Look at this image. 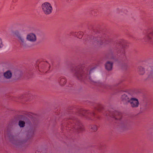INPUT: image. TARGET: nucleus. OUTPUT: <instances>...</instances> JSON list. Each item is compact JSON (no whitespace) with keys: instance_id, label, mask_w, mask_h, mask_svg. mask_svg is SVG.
<instances>
[{"instance_id":"obj_15","label":"nucleus","mask_w":153,"mask_h":153,"mask_svg":"<svg viewBox=\"0 0 153 153\" xmlns=\"http://www.w3.org/2000/svg\"><path fill=\"white\" fill-rule=\"evenodd\" d=\"M147 70L150 72L149 74H148V78L149 79L153 78V66L149 67Z\"/></svg>"},{"instance_id":"obj_11","label":"nucleus","mask_w":153,"mask_h":153,"mask_svg":"<svg viewBox=\"0 0 153 153\" xmlns=\"http://www.w3.org/2000/svg\"><path fill=\"white\" fill-rule=\"evenodd\" d=\"M128 102H130L131 107L132 108L137 107L139 105V102L136 98H132L128 100Z\"/></svg>"},{"instance_id":"obj_10","label":"nucleus","mask_w":153,"mask_h":153,"mask_svg":"<svg viewBox=\"0 0 153 153\" xmlns=\"http://www.w3.org/2000/svg\"><path fill=\"white\" fill-rule=\"evenodd\" d=\"M50 67V64L48 62L42 63L40 67L41 71L43 73H47Z\"/></svg>"},{"instance_id":"obj_14","label":"nucleus","mask_w":153,"mask_h":153,"mask_svg":"<svg viewBox=\"0 0 153 153\" xmlns=\"http://www.w3.org/2000/svg\"><path fill=\"white\" fill-rule=\"evenodd\" d=\"M113 63L109 62H107L105 64V68L108 71L111 70L112 68Z\"/></svg>"},{"instance_id":"obj_16","label":"nucleus","mask_w":153,"mask_h":153,"mask_svg":"<svg viewBox=\"0 0 153 153\" xmlns=\"http://www.w3.org/2000/svg\"><path fill=\"white\" fill-rule=\"evenodd\" d=\"M73 35L74 36L77 37L79 39L82 38L83 35V33L82 32H79L77 33H72Z\"/></svg>"},{"instance_id":"obj_2","label":"nucleus","mask_w":153,"mask_h":153,"mask_svg":"<svg viewBox=\"0 0 153 153\" xmlns=\"http://www.w3.org/2000/svg\"><path fill=\"white\" fill-rule=\"evenodd\" d=\"M82 67H78L76 69L74 72L75 75L79 79L81 80H84V79H85L88 78L90 79L91 77L88 76L87 73H83L82 71Z\"/></svg>"},{"instance_id":"obj_12","label":"nucleus","mask_w":153,"mask_h":153,"mask_svg":"<svg viewBox=\"0 0 153 153\" xmlns=\"http://www.w3.org/2000/svg\"><path fill=\"white\" fill-rule=\"evenodd\" d=\"M26 39L30 42H34L36 41V38L35 34L30 33L27 35Z\"/></svg>"},{"instance_id":"obj_22","label":"nucleus","mask_w":153,"mask_h":153,"mask_svg":"<svg viewBox=\"0 0 153 153\" xmlns=\"http://www.w3.org/2000/svg\"><path fill=\"white\" fill-rule=\"evenodd\" d=\"M91 129L92 131H95L97 130V127L95 125H93L91 127Z\"/></svg>"},{"instance_id":"obj_18","label":"nucleus","mask_w":153,"mask_h":153,"mask_svg":"<svg viewBox=\"0 0 153 153\" xmlns=\"http://www.w3.org/2000/svg\"><path fill=\"white\" fill-rule=\"evenodd\" d=\"M121 98L123 101L126 102H128V100H130L127 95L125 94H124L122 96Z\"/></svg>"},{"instance_id":"obj_24","label":"nucleus","mask_w":153,"mask_h":153,"mask_svg":"<svg viewBox=\"0 0 153 153\" xmlns=\"http://www.w3.org/2000/svg\"><path fill=\"white\" fill-rule=\"evenodd\" d=\"M101 107V106H99V107L97 109L98 110V111H101V110H100V107Z\"/></svg>"},{"instance_id":"obj_13","label":"nucleus","mask_w":153,"mask_h":153,"mask_svg":"<svg viewBox=\"0 0 153 153\" xmlns=\"http://www.w3.org/2000/svg\"><path fill=\"white\" fill-rule=\"evenodd\" d=\"M4 78L6 79H10L12 77V73L10 70H7L3 74Z\"/></svg>"},{"instance_id":"obj_3","label":"nucleus","mask_w":153,"mask_h":153,"mask_svg":"<svg viewBox=\"0 0 153 153\" xmlns=\"http://www.w3.org/2000/svg\"><path fill=\"white\" fill-rule=\"evenodd\" d=\"M41 7L43 13L46 15L50 14L53 11V7L49 2H46L42 3Z\"/></svg>"},{"instance_id":"obj_19","label":"nucleus","mask_w":153,"mask_h":153,"mask_svg":"<svg viewBox=\"0 0 153 153\" xmlns=\"http://www.w3.org/2000/svg\"><path fill=\"white\" fill-rule=\"evenodd\" d=\"M138 69V72L140 74L143 75L144 74L145 70L143 67L140 66H139Z\"/></svg>"},{"instance_id":"obj_17","label":"nucleus","mask_w":153,"mask_h":153,"mask_svg":"<svg viewBox=\"0 0 153 153\" xmlns=\"http://www.w3.org/2000/svg\"><path fill=\"white\" fill-rule=\"evenodd\" d=\"M67 82L66 79L65 78L62 77L60 79L59 83L60 85L62 86H64L66 84Z\"/></svg>"},{"instance_id":"obj_5","label":"nucleus","mask_w":153,"mask_h":153,"mask_svg":"<svg viewBox=\"0 0 153 153\" xmlns=\"http://www.w3.org/2000/svg\"><path fill=\"white\" fill-rule=\"evenodd\" d=\"M145 42L149 44H153V31L150 32H147L143 38Z\"/></svg>"},{"instance_id":"obj_4","label":"nucleus","mask_w":153,"mask_h":153,"mask_svg":"<svg viewBox=\"0 0 153 153\" xmlns=\"http://www.w3.org/2000/svg\"><path fill=\"white\" fill-rule=\"evenodd\" d=\"M78 114L80 116H83L88 119H91V116L94 117L95 116L94 113H91L89 111L84 110L82 109L78 110Z\"/></svg>"},{"instance_id":"obj_9","label":"nucleus","mask_w":153,"mask_h":153,"mask_svg":"<svg viewBox=\"0 0 153 153\" xmlns=\"http://www.w3.org/2000/svg\"><path fill=\"white\" fill-rule=\"evenodd\" d=\"M108 115L111 117L114 118L116 120H120L122 117L121 114L116 111L114 113H110V114Z\"/></svg>"},{"instance_id":"obj_1","label":"nucleus","mask_w":153,"mask_h":153,"mask_svg":"<svg viewBox=\"0 0 153 153\" xmlns=\"http://www.w3.org/2000/svg\"><path fill=\"white\" fill-rule=\"evenodd\" d=\"M68 128L69 130L72 129L74 132H80L84 130L83 126L77 119L68 120Z\"/></svg>"},{"instance_id":"obj_23","label":"nucleus","mask_w":153,"mask_h":153,"mask_svg":"<svg viewBox=\"0 0 153 153\" xmlns=\"http://www.w3.org/2000/svg\"><path fill=\"white\" fill-rule=\"evenodd\" d=\"M3 46V44L2 40L0 38V48H1Z\"/></svg>"},{"instance_id":"obj_20","label":"nucleus","mask_w":153,"mask_h":153,"mask_svg":"<svg viewBox=\"0 0 153 153\" xmlns=\"http://www.w3.org/2000/svg\"><path fill=\"white\" fill-rule=\"evenodd\" d=\"M25 123L24 121L20 120L19 122V125L20 127H23L25 126Z\"/></svg>"},{"instance_id":"obj_25","label":"nucleus","mask_w":153,"mask_h":153,"mask_svg":"<svg viewBox=\"0 0 153 153\" xmlns=\"http://www.w3.org/2000/svg\"><path fill=\"white\" fill-rule=\"evenodd\" d=\"M91 70L89 72V74H90L91 73Z\"/></svg>"},{"instance_id":"obj_7","label":"nucleus","mask_w":153,"mask_h":153,"mask_svg":"<svg viewBox=\"0 0 153 153\" xmlns=\"http://www.w3.org/2000/svg\"><path fill=\"white\" fill-rule=\"evenodd\" d=\"M120 45H118V48L117 49H119L118 51L120 50V52L123 56L125 55V52L124 48H125V46L126 45V42L123 40H121L120 41Z\"/></svg>"},{"instance_id":"obj_8","label":"nucleus","mask_w":153,"mask_h":153,"mask_svg":"<svg viewBox=\"0 0 153 153\" xmlns=\"http://www.w3.org/2000/svg\"><path fill=\"white\" fill-rule=\"evenodd\" d=\"M94 40L98 45H105V44L108 43L107 42L109 41L108 39L107 40L106 39H103L100 37L98 38L97 39L96 38H94Z\"/></svg>"},{"instance_id":"obj_6","label":"nucleus","mask_w":153,"mask_h":153,"mask_svg":"<svg viewBox=\"0 0 153 153\" xmlns=\"http://www.w3.org/2000/svg\"><path fill=\"white\" fill-rule=\"evenodd\" d=\"M15 34L17 37V40L20 44L22 46H25L26 41L24 36L21 35L18 31H16Z\"/></svg>"},{"instance_id":"obj_21","label":"nucleus","mask_w":153,"mask_h":153,"mask_svg":"<svg viewBox=\"0 0 153 153\" xmlns=\"http://www.w3.org/2000/svg\"><path fill=\"white\" fill-rule=\"evenodd\" d=\"M34 131L33 129H29L28 131V134L33 136L34 134Z\"/></svg>"}]
</instances>
